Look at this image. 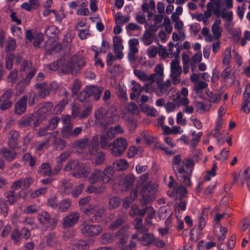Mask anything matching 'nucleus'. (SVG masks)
Returning <instances> with one entry per match:
<instances>
[{
    "label": "nucleus",
    "mask_w": 250,
    "mask_h": 250,
    "mask_svg": "<svg viewBox=\"0 0 250 250\" xmlns=\"http://www.w3.org/2000/svg\"><path fill=\"white\" fill-rule=\"evenodd\" d=\"M64 170L71 172V174L77 178H87L91 171L89 166L73 160L67 163Z\"/></svg>",
    "instance_id": "obj_1"
},
{
    "label": "nucleus",
    "mask_w": 250,
    "mask_h": 250,
    "mask_svg": "<svg viewBox=\"0 0 250 250\" xmlns=\"http://www.w3.org/2000/svg\"><path fill=\"white\" fill-rule=\"evenodd\" d=\"M111 110L110 109L106 111L102 108L97 109L95 112V124L99 126H105L118 121L119 116L116 112L112 113Z\"/></svg>",
    "instance_id": "obj_2"
},
{
    "label": "nucleus",
    "mask_w": 250,
    "mask_h": 250,
    "mask_svg": "<svg viewBox=\"0 0 250 250\" xmlns=\"http://www.w3.org/2000/svg\"><path fill=\"white\" fill-rule=\"evenodd\" d=\"M181 158L179 155H176L174 157L172 167L178 178L186 186H189L191 185L190 176L192 170L185 169L180 167Z\"/></svg>",
    "instance_id": "obj_3"
},
{
    "label": "nucleus",
    "mask_w": 250,
    "mask_h": 250,
    "mask_svg": "<svg viewBox=\"0 0 250 250\" xmlns=\"http://www.w3.org/2000/svg\"><path fill=\"white\" fill-rule=\"evenodd\" d=\"M99 138L98 136H94L89 146V152L91 155L88 159H90L92 164L95 165H101L105 160V154L102 152H98Z\"/></svg>",
    "instance_id": "obj_4"
},
{
    "label": "nucleus",
    "mask_w": 250,
    "mask_h": 250,
    "mask_svg": "<svg viewBox=\"0 0 250 250\" xmlns=\"http://www.w3.org/2000/svg\"><path fill=\"white\" fill-rule=\"evenodd\" d=\"M140 182L137 186V189L138 190L141 187V193L142 194L143 198L145 201V203L146 204L152 201L155 199L154 194L157 190V187L155 184H149L147 186Z\"/></svg>",
    "instance_id": "obj_5"
},
{
    "label": "nucleus",
    "mask_w": 250,
    "mask_h": 250,
    "mask_svg": "<svg viewBox=\"0 0 250 250\" xmlns=\"http://www.w3.org/2000/svg\"><path fill=\"white\" fill-rule=\"evenodd\" d=\"M84 60L79 59L77 62L75 58L72 61L65 62L61 66V69L64 73H71L73 75L77 74L80 71L81 68L84 64Z\"/></svg>",
    "instance_id": "obj_6"
},
{
    "label": "nucleus",
    "mask_w": 250,
    "mask_h": 250,
    "mask_svg": "<svg viewBox=\"0 0 250 250\" xmlns=\"http://www.w3.org/2000/svg\"><path fill=\"white\" fill-rule=\"evenodd\" d=\"M128 146L127 141L123 138H118L110 144L109 151L114 156H119L125 150Z\"/></svg>",
    "instance_id": "obj_7"
},
{
    "label": "nucleus",
    "mask_w": 250,
    "mask_h": 250,
    "mask_svg": "<svg viewBox=\"0 0 250 250\" xmlns=\"http://www.w3.org/2000/svg\"><path fill=\"white\" fill-rule=\"evenodd\" d=\"M170 69L169 76L172 83L174 84L180 83V76L182 73V69L178 60L174 59L171 61Z\"/></svg>",
    "instance_id": "obj_8"
},
{
    "label": "nucleus",
    "mask_w": 250,
    "mask_h": 250,
    "mask_svg": "<svg viewBox=\"0 0 250 250\" xmlns=\"http://www.w3.org/2000/svg\"><path fill=\"white\" fill-rule=\"evenodd\" d=\"M80 229L84 235L89 236L97 235L102 230L100 226L94 225L87 221H84L81 225Z\"/></svg>",
    "instance_id": "obj_9"
},
{
    "label": "nucleus",
    "mask_w": 250,
    "mask_h": 250,
    "mask_svg": "<svg viewBox=\"0 0 250 250\" xmlns=\"http://www.w3.org/2000/svg\"><path fill=\"white\" fill-rule=\"evenodd\" d=\"M38 219L42 224L50 229H53L58 223L57 220L55 218L51 219L49 214L45 211L38 214Z\"/></svg>",
    "instance_id": "obj_10"
},
{
    "label": "nucleus",
    "mask_w": 250,
    "mask_h": 250,
    "mask_svg": "<svg viewBox=\"0 0 250 250\" xmlns=\"http://www.w3.org/2000/svg\"><path fill=\"white\" fill-rule=\"evenodd\" d=\"M87 215L93 214V220L95 221H99L104 215L105 209L103 207L97 208L94 205H90L84 211Z\"/></svg>",
    "instance_id": "obj_11"
},
{
    "label": "nucleus",
    "mask_w": 250,
    "mask_h": 250,
    "mask_svg": "<svg viewBox=\"0 0 250 250\" xmlns=\"http://www.w3.org/2000/svg\"><path fill=\"white\" fill-rule=\"evenodd\" d=\"M36 72V70L32 67V63L30 61H26L22 63L21 68V73L22 75H26V83H28Z\"/></svg>",
    "instance_id": "obj_12"
},
{
    "label": "nucleus",
    "mask_w": 250,
    "mask_h": 250,
    "mask_svg": "<svg viewBox=\"0 0 250 250\" xmlns=\"http://www.w3.org/2000/svg\"><path fill=\"white\" fill-rule=\"evenodd\" d=\"M114 51L117 59L121 60L124 57L122 50L124 49L123 40L120 36H116L113 38Z\"/></svg>",
    "instance_id": "obj_13"
},
{
    "label": "nucleus",
    "mask_w": 250,
    "mask_h": 250,
    "mask_svg": "<svg viewBox=\"0 0 250 250\" xmlns=\"http://www.w3.org/2000/svg\"><path fill=\"white\" fill-rule=\"evenodd\" d=\"M80 218L78 212H70L63 219L62 225L64 228H70L76 224Z\"/></svg>",
    "instance_id": "obj_14"
},
{
    "label": "nucleus",
    "mask_w": 250,
    "mask_h": 250,
    "mask_svg": "<svg viewBox=\"0 0 250 250\" xmlns=\"http://www.w3.org/2000/svg\"><path fill=\"white\" fill-rule=\"evenodd\" d=\"M164 67L162 64H158L154 69V73L149 76V80L156 83L163 81L164 78Z\"/></svg>",
    "instance_id": "obj_15"
},
{
    "label": "nucleus",
    "mask_w": 250,
    "mask_h": 250,
    "mask_svg": "<svg viewBox=\"0 0 250 250\" xmlns=\"http://www.w3.org/2000/svg\"><path fill=\"white\" fill-rule=\"evenodd\" d=\"M103 89L97 86L89 85L85 87L84 90V94L87 96H93L95 101L98 100L101 96Z\"/></svg>",
    "instance_id": "obj_16"
},
{
    "label": "nucleus",
    "mask_w": 250,
    "mask_h": 250,
    "mask_svg": "<svg viewBox=\"0 0 250 250\" xmlns=\"http://www.w3.org/2000/svg\"><path fill=\"white\" fill-rule=\"evenodd\" d=\"M11 96V92L6 91L0 97V108L1 110L7 109L11 106L12 102L9 100Z\"/></svg>",
    "instance_id": "obj_17"
},
{
    "label": "nucleus",
    "mask_w": 250,
    "mask_h": 250,
    "mask_svg": "<svg viewBox=\"0 0 250 250\" xmlns=\"http://www.w3.org/2000/svg\"><path fill=\"white\" fill-rule=\"evenodd\" d=\"M135 181V177L129 174L124 177L120 182L119 186L122 190H127L132 187Z\"/></svg>",
    "instance_id": "obj_18"
},
{
    "label": "nucleus",
    "mask_w": 250,
    "mask_h": 250,
    "mask_svg": "<svg viewBox=\"0 0 250 250\" xmlns=\"http://www.w3.org/2000/svg\"><path fill=\"white\" fill-rule=\"evenodd\" d=\"M157 89L156 90V94L158 96H162L166 93L171 85V81L168 79L164 83L163 81H160L159 83H156Z\"/></svg>",
    "instance_id": "obj_19"
},
{
    "label": "nucleus",
    "mask_w": 250,
    "mask_h": 250,
    "mask_svg": "<svg viewBox=\"0 0 250 250\" xmlns=\"http://www.w3.org/2000/svg\"><path fill=\"white\" fill-rule=\"evenodd\" d=\"M220 20H216L211 26V32L213 39L218 40L222 36L223 29L221 26Z\"/></svg>",
    "instance_id": "obj_20"
},
{
    "label": "nucleus",
    "mask_w": 250,
    "mask_h": 250,
    "mask_svg": "<svg viewBox=\"0 0 250 250\" xmlns=\"http://www.w3.org/2000/svg\"><path fill=\"white\" fill-rule=\"evenodd\" d=\"M27 103V97L22 96L15 105V111L17 114L21 115L26 110Z\"/></svg>",
    "instance_id": "obj_21"
},
{
    "label": "nucleus",
    "mask_w": 250,
    "mask_h": 250,
    "mask_svg": "<svg viewBox=\"0 0 250 250\" xmlns=\"http://www.w3.org/2000/svg\"><path fill=\"white\" fill-rule=\"evenodd\" d=\"M188 94V90L185 87L182 88L181 92L177 93V100L181 105H187L189 104Z\"/></svg>",
    "instance_id": "obj_22"
},
{
    "label": "nucleus",
    "mask_w": 250,
    "mask_h": 250,
    "mask_svg": "<svg viewBox=\"0 0 250 250\" xmlns=\"http://www.w3.org/2000/svg\"><path fill=\"white\" fill-rule=\"evenodd\" d=\"M102 171L100 169H94L91 173L90 176L88 178V181L91 184H96L101 180H102Z\"/></svg>",
    "instance_id": "obj_23"
},
{
    "label": "nucleus",
    "mask_w": 250,
    "mask_h": 250,
    "mask_svg": "<svg viewBox=\"0 0 250 250\" xmlns=\"http://www.w3.org/2000/svg\"><path fill=\"white\" fill-rule=\"evenodd\" d=\"M88 140L87 139H84L81 140H78L71 144V147L78 153H81L87 145Z\"/></svg>",
    "instance_id": "obj_24"
},
{
    "label": "nucleus",
    "mask_w": 250,
    "mask_h": 250,
    "mask_svg": "<svg viewBox=\"0 0 250 250\" xmlns=\"http://www.w3.org/2000/svg\"><path fill=\"white\" fill-rule=\"evenodd\" d=\"M114 173V170L111 167H107L102 172L103 184L109 182L111 179Z\"/></svg>",
    "instance_id": "obj_25"
},
{
    "label": "nucleus",
    "mask_w": 250,
    "mask_h": 250,
    "mask_svg": "<svg viewBox=\"0 0 250 250\" xmlns=\"http://www.w3.org/2000/svg\"><path fill=\"white\" fill-rule=\"evenodd\" d=\"M214 233L220 241H223L225 238V234L227 232L226 228L221 226L219 224H217L214 227Z\"/></svg>",
    "instance_id": "obj_26"
},
{
    "label": "nucleus",
    "mask_w": 250,
    "mask_h": 250,
    "mask_svg": "<svg viewBox=\"0 0 250 250\" xmlns=\"http://www.w3.org/2000/svg\"><path fill=\"white\" fill-rule=\"evenodd\" d=\"M131 83L132 84L131 87L132 93L130 94V98L131 99L133 100L135 98L136 96H138L140 94L143 90V87L134 81H132Z\"/></svg>",
    "instance_id": "obj_27"
},
{
    "label": "nucleus",
    "mask_w": 250,
    "mask_h": 250,
    "mask_svg": "<svg viewBox=\"0 0 250 250\" xmlns=\"http://www.w3.org/2000/svg\"><path fill=\"white\" fill-rule=\"evenodd\" d=\"M110 135L106 132L105 134H104L101 136L100 137V144L101 146L103 149L110 150V144H109L110 141L113 138H110Z\"/></svg>",
    "instance_id": "obj_28"
},
{
    "label": "nucleus",
    "mask_w": 250,
    "mask_h": 250,
    "mask_svg": "<svg viewBox=\"0 0 250 250\" xmlns=\"http://www.w3.org/2000/svg\"><path fill=\"white\" fill-rule=\"evenodd\" d=\"M105 188L103 184L98 186L90 185L86 188L85 191L88 193L99 194L103 192Z\"/></svg>",
    "instance_id": "obj_29"
},
{
    "label": "nucleus",
    "mask_w": 250,
    "mask_h": 250,
    "mask_svg": "<svg viewBox=\"0 0 250 250\" xmlns=\"http://www.w3.org/2000/svg\"><path fill=\"white\" fill-rule=\"evenodd\" d=\"M19 136L18 132L15 130H11L8 137V144L10 147L14 148L17 145V140Z\"/></svg>",
    "instance_id": "obj_30"
},
{
    "label": "nucleus",
    "mask_w": 250,
    "mask_h": 250,
    "mask_svg": "<svg viewBox=\"0 0 250 250\" xmlns=\"http://www.w3.org/2000/svg\"><path fill=\"white\" fill-rule=\"evenodd\" d=\"M141 110L147 115L155 116L157 115V110L152 106L142 104L140 105Z\"/></svg>",
    "instance_id": "obj_31"
},
{
    "label": "nucleus",
    "mask_w": 250,
    "mask_h": 250,
    "mask_svg": "<svg viewBox=\"0 0 250 250\" xmlns=\"http://www.w3.org/2000/svg\"><path fill=\"white\" fill-rule=\"evenodd\" d=\"M1 155L8 161H11L15 158L16 153L7 148H3L0 150Z\"/></svg>",
    "instance_id": "obj_32"
},
{
    "label": "nucleus",
    "mask_w": 250,
    "mask_h": 250,
    "mask_svg": "<svg viewBox=\"0 0 250 250\" xmlns=\"http://www.w3.org/2000/svg\"><path fill=\"white\" fill-rule=\"evenodd\" d=\"M129 16H124L122 13L119 12L115 16V20L116 24L123 25L129 21Z\"/></svg>",
    "instance_id": "obj_33"
},
{
    "label": "nucleus",
    "mask_w": 250,
    "mask_h": 250,
    "mask_svg": "<svg viewBox=\"0 0 250 250\" xmlns=\"http://www.w3.org/2000/svg\"><path fill=\"white\" fill-rule=\"evenodd\" d=\"M113 166L114 168L117 170H124L128 167V163L125 159H120L115 161Z\"/></svg>",
    "instance_id": "obj_34"
},
{
    "label": "nucleus",
    "mask_w": 250,
    "mask_h": 250,
    "mask_svg": "<svg viewBox=\"0 0 250 250\" xmlns=\"http://www.w3.org/2000/svg\"><path fill=\"white\" fill-rule=\"evenodd\" d=\"M119 233V234L117 236V237H119L120 239V242L118 246L119 247H121L125 243L128 234L126 232V229L125 228L120 229Z\"/></svg>",
    "instance_id": "obj_35"
},
{
    "label": "nucleus",
    "mask_w": 250,
    "mask_h": 250,
    "mask_svg": "<svg viewBox=\"0 0 250 250\" xmlns=\"http://www.w3.org/2000/svg\"><path fill=\"white\" fill-rule=\"evenodd\" d=\"M5 196L10 204H13L16 202L20 198L18 194L11 191L7 192L5 193Z\"/></svg>",
    "instance_id": "obj_36"
},
{
    "label": "nucleus",
    "mask_w": 250,
    "mask_h": 250,
    "mask_svg": "<svg viewBox=\"0 0 250 250\" xmlns=\"http://www.w3.org/2000/svg\"><path fill=\"white\" fill-rule=\"evenodd\" d=\"M211 2L213 3V13L217 16H219L221 14V9L223 6V0H217Z\"/></svg>",
    "instance_id": "obj_37"
},
{
    "label": "nucleus",
    "mask_w": 250,
    "mask_h": 250,
    "mask_svg": "<svg viewBox=\"0 0 250 250\" xmlns=\"http://www.w3.org/2000/svg\"><path fill=\"white\" fill-rule=\"evenodd\" d=\"M142 41L145 45H150L153 42V34L146 30L142 36Z\"/></svg>",
    "instance_id": "obj_38"
},
{
    "label": "nucleus",
    "mask_w": 250,
    "mask_h": 250,
    "mask_svg": "<svg viewBox=\"0 0 250 250\" xmlns=\"http://www.w3.org/2000/svg\"><path fill=\"white\" fill-rule=\"evenodd\" d=\"M211 108V104H206L203 102H198L196 104L197 111L202 113L209 110Z\"/></svg>",
    "instance_id": "obj_39"
},
{
    "label": "nucleus",
    "mask_w": 250,
    "mask_h": 250,
    "mask_svg": "<svg viewBox=\"0 0 250 250\" xmlns=\"http://www.w3.org/2000/svg\"><path fill=\"white\" fill-rule=\"evenodd\" d=\"M39 172L44 175H50L52 174L51 167L48 163L42 164L39 170Z\"/></svg>",
    "instance_id": "obj_40"
},
{
    "label": "nucleus",
    "mask_w": 250,
    "mask_h": 250,
    "mask_svg": "<svg viewBox=\"0 0 250 250\" xmlns=\"http://www.w3.org/2000/svg\"><path fill=\"white\" fill-rule=\"evenodd\" d=\"M202 135V132H199L196 134V135H195V136H194V137L192 138L190 143H188V144L191 148H194L197 146Z\"/></svg>",
    "instance_id": "obj_41"
},
{
    "label": "nucleus",
    "mask_w": 250,
    "mask_h": 250,
    "mask_svg": "<svg viewBox=\"0 0 250 250\" xmlns=\"http://www.w3.org/2000/svg\"><path fill=\"white\" fill-rule=\"evenodd\" d=\"M129 47V52L132 53H137L138 52V49L137 46L139 44V42L136 39H130L128 42Z\"/></svg>",
    "instance_id": "obj_42"
},
{
    "label": "nucleus",
    "mask_w": 250,
    "mask_h": 250,
    "mask_svg": "<svg viewBox=\"0 0 250 250\" xmlns=\"http://www.w3.org/2000/svg\"><path fill=\"white\" fill-rule=\"evenodd\" d=\"M88 247L86 242L84 241H79L70 247L71 250H85Z\"/></svg>",
    "instance_id": "obj_43"
},
{
    "label": "nucleus",
    "mask_w": 250,
    "mask_h": 250,
    "mask_svg": "<svg viewBox=\"0 0 250 250\" xmlns=\"http://www.w3.org/2000/svg\"><path fill=\"white\" fill-rule=\"evenodd\" d=\"M137 196V191L133 190L130 193V198H126L123 202V206L125 208H127L131 203L132 201L135 199Z\"/></svg>",
    "instance_id": "obj_44"
},
{
    "label": "nucleus",
    "mask_w": 250,
    "mask_h": 250,
    "mask_svg": "<svg viewBox=\"0 0 250 250\" xmlns=\"http://www.w3.org/2000/svg\"><path fill=\"white\" fill-rule=\"evenodd\" d=\"M95 46H92V49L93 51L95 52V64L96 66H100L101 68L104 66V63L103 62L102 60L98 57V55L100 52L103 51L104 53L105 52V50L102 51V49H101L99 51L96 50L95 49Z\"/></svg>",
    "instance_id": "obj_45"
},
{
    "label": "nucleus",
    "mask_w": 250,
    "mask_h": 250,
    "mask_svg": "<svg viewBox=\"0 0 250 250\" xmlns=\"http://www.w3.org/2000/svg\"><path fill=\"white\" fill-rule=\"evenodd\" d=\"M144 209L145 210V213L147 214V218L146 220V223L148 224H152V222L150 221V220L155 216V212L154 210L151 207H149Z\"/></svg>",
    "instance_id": "obj_46"
},
{
    "label": "nucleus",
    "mask_w": 250,
    "mask_h": 250,
    "mask_svg": "<svg viewBox=\"0 0 250 250\" xmlns=\"http://www.w3.org/2000/svg\"><path fill=\"white\" fill-rule=\"evenodd\" d=\"M231 59V49L227 48L224 51L223 54V63L228 65L229 64Z\"/></svg>",
    "instance_id": "obj_47"
},
{
    "label": "nucleus",
    "mask_w": 250,
    "mask_h": 250,
    "mask_svg": "<svg viewBox=\"0 0 250 250\" xmlns=\"http://www.w3.org/2000/svg\"><path fill=\"white\" fill-rule=\"evenodd\" d=\"M16 47V41L13 38H9L6 42L5 50L6 51H12Z\"/></svg>",
    "instance_id": "obj_48"
},
{
    "label": "nucleus",
    "mask_w": 250,
    "mask_h": 250,
    "mask_svg": "<svg viewBox=\"0 0 250 250\" xmlns=\"http://www.w3.org/2000/svg\"><path fill=\"white\" fill-rule=\"evenodd\" d=\"M71 206V202L69 199H65L63 200L58 205V208L62 211H66Z\"/></svg>",
    "instance_id": "obj_49"
},
{
    "label": "nucleus",
    "mask_w": 250,
    "mask_h": 250,
    "mask_svg": "<svg viewBox=\"0 0 250 250\" xmlns=\"http://www.w3.org/2000/svg\"><path fill=\"white\" fill-rule=\"evenodd\" d=\"M115 237L110 233H104L101 237V241L103 244H108L112 242Z\"/></svg>",
    "instance_id": "obj_50"
},
{
    "label": "nucleus",
    "mask_w": 250,
    "mask_h": 250,
    "mask_svg": "<svg viewBox=\"0 0 250 250\" xmlns=\"http://www.w3.org/2000/svg\"><path fill=\"white\" fill-rule=\"evenodd\" d=\"M217 168V164L216 163H214L212 166L211 169L207 172L206 175L205 177V180L209 181L211 177L215 176L216 175V170Z\"/></svg>",
    "instance_id": "obj_51"
},
{
    "label": "nucleus",
    "mask_w": 250,
    "mask_h": 250,
    "mask_svg": "<svg viewBox=\"0 0 250 250\" xmlns=\"http://www.w3.org/2000/svg\"><path fill=\"white\" fill-rule=\"evenodd\" d=\"M53 107L51 103H45L42 104L38 111L39 114L45 113L50 111Z\"/></svg>",
    "instance_id": "obj_52"
},
{
    "label": "nucleus",
    "mask_w": 250,
    "mask_h": 250,
    "mask_svg": "<svg viewBox=\"0 0 250 250\" xmlns=\"http://www.w3.org/2000/svg\"><path fill=\"white\" fill-rule=\"evenodd\" d=\"M22 160L25 163L28 162L30 167H33L36 165V159L32 157L30 154L26 153L22 157Z\"/></svg>",
    "instance_id": "obj_53"
},
{
    "label": "nucleus",
    "mask_w": 250,
    "mask_h": 250,
    "mask_svg": "<svg viewBox=\"0 0 250 250\" xmlns=\"http://www.w3.org/2000/svg\"><path fill=\"white\" fill-rule=\"evenodd\" d=\"M78 31V36L81 40H85L91 36L89 27H86V28H84Z\"/></svg>",
    "instance_id": "obj_54"
},
{
    "label": "nucleus",
    "mask_w": 250,
    "mask_h": 250,
    "mask_svg": "<svg viewBox=\"0 0 250 250\" xmlns=\"http://www.w3.org/2000/svg\"><path fill=\"white\" fill-rule=\"evenodd\" d=\"M10 31L14 36L19 38L22 37L21 29L18 26L15 25H11Z\"/></svg>",
    "instance_id": "obj_55"
},
{
    "label": "nucleus",
    "mask_w": 250,
    "mask_h": 250,
    "mask_svg": "<svg viewBox=\"0 0 250 250\" xmlns=\"http://www.w3.org/2000/svg\"><path fill=\"white\" fill-rule=\"evenodd\" d=\"M207 86V83L203 81H200L196 83L193 90L196 94H198L202 89L206 88Z\"/></svg>",
    "instance_id": "obj_56"
},
{
    "label": "nucleus",
    "mask_w": 250,
    "mask_h": 250,
    "mask_svg": "<svg viewBox=\"0 0 250 250\" xmlns=\"http://www.w3.org/2000/svg\"><path fill=\"white\" fill-rule=\"evenodd\" d=\"M145 214L144 209L139 210L138 207L136 205H132L131 210L130 211V214L131 216H136L139 215V216H144Z\"/></svg>",
    "instance_id": "obj_57"
},
{
    "label": "nucleus",
    "mask_w": 250,
    "mask_h": 250,
    "mask_svg": "<svg viewBox=\"0 0 250 250\" xmlns=\"http://www.w3.org/2000/svg\"><path fill=\"white\" fill-rule=\"evenodd\" d=\"M147 82L143 87V89L147 93H151L154 91H156V88L154 85L155 82H152L151 81H146Z\"/></svg>",
    "instance_id": "obj_58"
},
{
    "label": "nucleus",
    "mask_w": 250,
    "mask_h": 250,
    "mask_svg": "<svg viewBox=\"0 0 250 250\" xmlns=\"http://www.w3.org/2000/svg\"><path fill=\"white\" fill-rule=\"evenodd\" d=\"M58 32V28L54 25L49 26L45 31L47 36L49 38H52Z\"/></svg>",
    "instance_id": "obj_59"
},
{
    "label": "nucleus",
    "mask_w": 250,
    "mask_h": 250,
    "mask_svg": "<svg viewBox=\"0 0 250 250\" xmlns=\"http://www.w3.org/2000/svg\"><path fill=\"white\" fill-rule=\"evenodd\" d=\"M154 240V237L151 234H145L142 238V243L144 245L151 244Z\"/></svg>",
    "instance_id": "obj_60"
},
{
    "label": "nucleus",
    "mask_w": 250,
    "mask_h": 250,
    "mask_svg": "<svg viewBox=\"0 0 250 250\" xmlns=\"http://www.w3.org/2000/svg\"><path fill=\"white\" fill-rule=\"evenodd\" d=\"M134 74L142 81L146 82V81H150L149 80V76L147 77L145 73L138 69L134 70Z\"/></svg>",
    "instance_id": "obj_61"
},
{
    "label": "nucleus",
    "mask_w": 250,
    "mask_h": 250,
    "mask_svg": "<svg viewBox=\"0 0 250 250\" xmlns=\"http://www.w3.org/2000/svg\"><path fill=\"white\" fill-rule=\"evenodd\" d=\"M202 35L205 37V40L207 42H211L213 40L212 35L209 33V30L207 27H204L201 31Z\"/></svg>",
    "instance_id": "obj_62"
},
{
    "label": "nucleus",
    "mask_w": 250,
    "mask_h": 250,
    "mask_svg": "<svg viewBox=\"0 0 250 250\" xmlns=\"http://www.w3.org/2000/svg\"><path fill=\"white\" fill-rule=\"evenodd\" d=\"M67 100L66 99H63L55 107L54 110L57 114L60 113L64 108V106L67 104Z\"/></svg>",
    "instance_id": "obj_63"
},
{
    "label": "nucleus",
    "mask_w": 250,
    "mask_h": 250,
    "mask_svg": "<svg viewBox=\"0 0 250 250\" xmlns=\"http://www.w3.org/2000/svg\"><path fill=\"white\" fill-rule=\"evenodd\" d=\"M172 38L174 42L184 40L185 39V34L183 31H179L178 33H173Z\"/></svg>",
    "instance_id": "obj_64"
}]
</instances>
